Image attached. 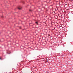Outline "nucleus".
Here are the masks:
<instances>
[{
    "instance_id": "2",
    "label": "nucleus",
    "mask_w": 73,
    "mask_h": 73,
    "mask_svg": "<svg viewBox=\"0 0 73 73\" xmlns=\"http://www.w3.org/2000/svg\"><path fill=\"white\" fill-rule=\"evenodd\" d=\"M35 23H36V24H38V22H36Z\"/></svg>"
},
{
    "instance_id": "5",
    "label": "nucleus",
    "mask_w": 73,
    "mask_h": 73,
    "mask_svg": "<svg viewBox=\"0 0 73 73\" xmlns=\"http://www.w3.org/2000/svg\"><path fill=\"white\" fill-rule=\"evenodd\" d=\"M46 62H48V59H47V61Z\"/></svg>"
},
{
    "instance_id": "1",
    "label": "nucleus",
    "mask_w": 73,
    "mask_h": 73,
    "mask_svg": "<svg viewBox=\"0 0 73 73\" xmlns=\"http://www.w3.org/2000/svg\"><path fill=\"white\" fill-rule=\"evenodd\" d=\"M18 9H19L20 10L21 9V7H18Z\"/></svg>"
},
{
    "instance_id": "3",
    "label": "nucleus",
    "mask_w": 73,
    "mask_h": 73,
    "mask_svg": "<svg viewBox=\"0 0 73 73\" xmlns=\"http://www.w3.org/2000/svg\"><path fill=\"white\" fill-rule=\"evenodd\" d=\"M0 60H2V59H1V58H0Z\"/></svg>"
},
{
    "instance_id": "4",
    "label": "nucleus",
    "mask_w": 73,
    "mask_h": 73,
    "mask_svg": "<svg viewBox=\"0 0 73 73\" xmlns=\"http://www.w3.org/2000/svg\"><path fill=\"white\" fill-rule=\"evenodd\" d=\"M29 11H30V12H31V10H29Z\"/></svg>"
}]
</instances>
